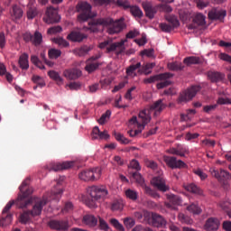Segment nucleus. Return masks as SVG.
I'll use <instances>...</instances> for the list:
<instances>
[{
    "label": "nucleus",
    "instance_id": "9",
    "mask_svg": "<svg viewBox=\"0 0 231 231\" xmlns=\"http://www.w3.org/2000/svg\"><path fill=\"white\" fill-rule=\"evenodd\" d=\"M200 86L195 85L182 91L179 97V103L181 104L183 102H189L192 100V98L198 95V91H200Z\"/></svg>",
    "mask_w": 231,
    "mask_h": 231
},
{
    "label": "nucleus",
    "instance_id": "60",
    "mask_svg": "<svg viewBox=\"0 0 231 231\" xmlns=\"http://www.w3.org/2000/svg\"><path fill=\"white\" fill-rule=\"evenodd\" d=\"M124 225L126 226V228H133V226L136 225V221H134V218L126 217L124 219Z\"/></svg>",
    "mask_w": 231,
    "mask_h": 231
},
{
    "label": "nucleus",
    "instance_id": "39",
    "mask_svg": "<svg viewBox=\"0 0 231 231\" xmlns=\"http://www.w3.org/2000/svg\"><path fill=\"white\" fill-rule=\"evenodd\" d=\"M183 68H185V66H183V63L181 62L174 61L168 63V69L171 71H181Z\"/></svg>",
    "mask_w": 231,
    "mask_h": 231
},
{
    "label": "nucleus",
    "instance_id": "27",
    "mask_svg": "<svg viewBox=\"0 0 231 231\" xmlns=\"http://www.w3.org/2000/svg\"><path fill=\"white\" fill-rule=\"evenodd\" d=\"M68 41H71L72 42H82L85 39H88V34L82 33L80 32H71L67 36Z\"/></svg>",
    "mask_w": 231,
    "mask_h": 231
},
{
    "label": "nucleus",
    "instance_id": "15",
    "mask_svg": "<svg viewBox=\"0 0 231 231\" xmlns=\"http://www.w3.org/2000/svg\"><path fill=\"white\" fill-rule=\"evenodd\" d=\"M208 17L210 21H225L226 10L213 8L208 12Z\"/></svg>",
    "mask_w": 231,
    "mask_h": 231
},
{
    "label": "nucleus",
    "instance_id": "8",
    "mask_svg": "<svg viewBox=\"0 0 231 231\" xmlns=\"http://www.w3.org/2000/svg\"><path fill=\"white\" fill-rule=\"evenodd\" d=\"M15 201H9L2 211V217L0 219V226H8L12 225V221H14V216L8 212H10V208L14 206Z\"/></svg>",
    "mask_w": 231,
    "mask_h": 231
},
{
    "label": "nucleus",
    "instance_id": "12",
    "mask_svg": "<svg viewBox=\"0 0 231 231\" xmlns=\"http://www.w3.org/2000/svg\"><path fill=\"white\" fill-rule=\"evenodd\" d=\"M125 42H127V39L110 43L106 47V53H116V55H121V53H124L125 51Z\"/></svg>",
    "mask_w": 231,
    "mask_h": 231
},
{
    "label": "nucleus",
    "instance_id": "22",
    "mask_svg": "<svg viewBox=\"0 0 231 231\" xmlns=\"http://www.w3.org/2000/svg\"><path fill=\"white\" fill-rule=\"evenodd\" d=\"M168 154H175L176 156H180L184 158L185 154L189 152V149L182 144H177V147H171L166 151Z\"/></svg>",
    "mask_w": 231,
    "mask_h": 231
},
{
    "label": "nucleus",
    "instance_id": "34",
    "mask_svg": "<svg viewBox=\"0 0 231 231\" xmlns=\"http://www.w3.org/2000/svg\"><path fill=\"white\" fill-rule=\"evenodd\" d=\"M184 189L185 190H187L188 192H191L192 194H197L198 196H203V190L194 183L184 185Z\"/></svg>",
    "mask_w": 231,
    "mask_h": 231
},
{
    "label": "nucleus",
    "instance_id": "5",
    "mask_svg": "<svg viewBox=\"0 0 231 231\" xmlns=\"http://www.w3.org/2000/svg\"><path fill=\"white\" fill-rule=\"evenodd\" d=\"M30 181V177H28L22 182L21 186L19 187L21 194L19 195L18 199L16 200L19 208H26V207H28V205L32 203V199H29L23 204V201L26 199V198L33 194V188L29 186Z\"/></svg>",
    "mask_w": 231,
    "mask_h": 231
},
{
    "label": "nucleus",
    "instance_id": "2",
    "mask_svg": "<svg viewBox=\"0 0 231 231\" xmlns=\"http://www.w3.org/2000/svg\"><path fill=\"white\" fill-rule=\"evenodd\" d=\"M62 194H64V189L60 188V183H57V186L53 188L51 192H48L43 195L41 200H38L32 208L31 211L32 216H41L42 213V208L45 205L50 204V208L51 210L55 209V205L60 201V198H62Z\"/></svg>",
    "mask_w": 231,
    "mask_h": 231
},
{
    "label": "nucleus",
    "instance_id": "4",
    "mask_svg": "<svg viewBox=\"0 0 231 231\" xmlns=\"http://www.w3.org/2000/svg\"><path fill=\"white\" fill-rule=\"evenodd\" d=\"M152 117L149 115V110H142L139 113V116H133L129 122L130 124H133L134 125H136L137 130H130L128 131L129 136L131 138H134V136H138V134H141L142 131L145 129V125L151 122Z\"/></svg>",
    "mask_w": 231,
    "mask_h": 231
},
{
    "label": "nucleus",
    "instance_id": "62",
    "mask_svg": "<svg viewBox=\"0 0 231 231\" xmlns=\"http://www.w3.org/2000/svg\"><path fill=\"white\" fill-rule=\"evenodd\" d=\"M134 43L138 44V46H145L147 44V36L145 34H142L141 38L134 40Z\"/></svg>",
    "mask_w": 231,
    "mask_h": 231
},
{
    "label": "nucleus",
    "instance_id": "10",
    "mask_svg": "<svg viewBox=\"0 0 231 231\" xmlns=\"http://www.w3.org/2000/svg\"><path fill=\"white\" fill-rule=\"evenodd\" d=\"M46 24H55V23L60 22V15L59 14V9L54 7H48L43 17Z\"/></svg>",
    "mask_w": 231,
    "mask_h": 231
},
{
    "label": "nucleus",
    "instance_id": "61",
    "mask_svg": "<svg viewBox=\"0 0 231 231\" xmlns=\"http://www.w3.org/2000/svg\"><path fill=\"white\" fill-rule=\"evenodd\" d=\"M60 32H62V27L58 25V26L49 28L47 31V33L49 35H55L57 33H60Z\"/></svg>",
    "mask_w": 231,
    "mask_h": 231
},
{
    "label": "nucleus",
    "instance_id": "53",
    "mask_svg": "<svg viewBox=\"0 0 231 231\" xmlns=\"http://www.w3.org/2000/svg\"><path fill=\"white\" fill-rule=\"evenodd\" d=\"M50 59H59L62 55V51L58 49H51L48 52Z\"/></svg>",
    "mask_w": 231,
    "mask_h": 231
},
{
    "label": "nucleus",
    "instance_id": "6",
    "mask_svg": "<svg viewBox=\"0 0 231 231\" xmlns=\"http://www.w3.org/2000/svg\"><path fill=\"white\" fill-rule=\"evenodd\" d=\"M91 5L88 2H80L78 4L77 10L79 14L78 21L79 23H86L88 19L97 17V14L91 13Z\"/></svg>",
    "mask_w": 231,
    "mask_h": 231
},
{
    "label": "nucleus",
    "instance_id": "48",
    "mask_svg": "<svg viewBox=\"0 0 231 231\" xmlns=\"http://www.w3.org/2000/svg\"><path fill=\"white\" fill-rule=\"evenodd\" d=\"M134 92L136 93V87H131L125 94V98L131 102L134 98Z\"/></svg>",
    "mask_w": 231,
    "mask_h": 231
},
{
    "label": "nucleus",
    "instance_id": "63",
    "mask_svg": "<svg viewBox=\"0 0 231 231\" xmlns=\"http://www.w3.org/2000/svg\"><path fill=\"white\" fill-rule=\"evenodd\" d=\"M129 169H134V171H142V167L140 166V162L135 159L132 160L128 165Z\"/></svg>",
    "mask_w": 231,
    "mask_h": 231
},
{
    "label": "nucleus",
    "instance_id": "13",
    "mask_svg": "<svg viewBox=\"0 0 231 231\" xmlns=\"http://www.w3.org/2000/svg\"><path fill=\"white\" fill-rule=\"evenodd\" d=\"M207 24V16L201 13H196L193 16V23L188 25L189 30H196L198 26H205Z\"/></svg>",
    "mask_w": 231,
    "mask_h": 231
},
{
    "label": "nucleus",
    "instance_id": "20",
    "mask_svg": "<svg viewBox=\"0 0 231 231\" xmlns=\"http://www.w3.org/2000/svg\"><path fill=\"white\" fill-rule=\"evenodd\" d=\"M209 172L214 176V178L218 180V181H225V180H228L230 178V173L223 169L217 171L216 168H210Z\"/></svg>",
    "mask_w": 231,
    "mask_h": 231
},
{
    "label": "nucleus",
    "instance_id": "54",
    "mask_svg": "<svg viewBox=\"0 0 231 231\" xmlns=\"http://www.w3.org/2000/svg\"><path fill=\"white\" fill-rule=\"evenodd\" d=\"M99 83L101 85L102 89H107L109 86L113 83V79L111 78H105L104 79H100Z\"/></svg>",
    "mask_w": 231,
    "mask_h": 231
},
{
    "label": "nucleus",
    "instance_id": "41",
    "mask_svg": "<svg viewBox=\"0 0 231 231\" xmlns=\"http://www.w3.org/2000/svg\"><path fill=\"white\" fill-rule=\"evenodd\" d=\"M28 11H27V18L28 19H35V17H37V14H39V12H37V7L32 6L31 3H29L28 5Z\"/></svg>",
    "mask_w": 231,
    "mask_h": 231
},
{
    "label": "nucleus",
    "instance_id": "44",
    "mask_svg": "<svg viewBox=\"0 0 231 231\" xmlns=\"http://www.w3.org/2000/svg\"><path fill=\"white\" fill-rule=\"evenodd\" d=\"M126 198L132 201H136L138 199V191L134 189H128L125 192Z\"/></svg>",
    "mask_w": 231,
    "mask_h": 231
},
{
    "label": "nucleus",
    "instance_id": "16",
    "mask_svg": "<svg viewBox=\"0 0 231 231\" xmlns=\"http://www.w3.org/2000/svg\"><path fill=\"white\" fill-rule=\"evenodd\" d=\"M164 162L171 169H183L187 164L181 161L176 159V157L165 156Z\"/></svg>",
    "mask_w": 231,
    "mask_h": 231
},
{
    "label": "nucleus",
    "instance_id": "11",
    "mask_svg": "<svg viewBox=\"0 0 231 231\" xmlns=\"http://www.w3.org/2000/svg\"><path fill=\"white\" fill-rule=\"evenodd\" d=\"M75 165V162H50L47 164V169L51 172L53 171L54 172H59V171H66L67 169H71Z\"/></svg>",
    "mask_w": 231,
    "mask_h": 231
},
{
    "label": "nucleus",
    "instance_id": "51",
    "mask_svg": "<svg viewBox=\"0 0 231 231\" xmlns=\"http://www.w3.org/2000/svg\"><path fill=\"white\" fill-rule=\"evenodd\" d=\"M154 66H156V63L154 62L146 63L145 65H143V73H144V75L151 74L152 71V68H154Z\"/></svg>",
    "mask_w": 231,
    "mask_h": 231
},
{
    "label": "nucleus",
    "instance_id": "25",
    "mask_svg": "<svg viewBox=\"0 0 231 231\" xmlns=\"http://www.w3.org/2000/svg\"><path fill=\"white\" fill-rule=\"evenodd\" d=\"M219 219L216 217H210L206 221V224L204 225V229L206 231H216L219 229Z\"/></svg>",
    "mask_w": 231,
    "mask_h": 231
},
{
    "label": "nucleus",
    "instance_id": "42",
    "mask_svg": "<svg viewBox=\"0 0 231 231\" xmlns=\"http://www.w3.org/2000/svg\"><path fill=\"white\" fill-rule=\"evenodd\" d=\"M48 75L50 79H51L52 80H55V82H58V84H62L63 79H62V77H60V74H59V72L55 70H50L48 72Z\"/></svg>",
    "mask_w": 231,
    "mask_h": 231
},
{
    "label": "nucleus",
    "instance_id": "26",
    "mask_svg": "<svg viewBox=\"0 0 231 231\" xmlns=\"http://www.w3.org/2000/svg\"><path fill=\"white\" fill-rule=\"evenodd\" d=\"M63 75L69 80H77L79 77L82 76V71L79 69H69L64 70Z\"/></svg>",
    "mask_w": 231,
    "mask_h": 231
},
{
    "label": "nucleus",
    "instance_id": "52",
    "mask_svg": "<svg viewBox=\"0 0 231 231\" xmlns=\"http://www.w3.org/2000/svg\"><path fill=\"white\" fill-rule=\"evenodd\" d=\"M13 16L14 19H21L23 17V9L19 7L18 5L13 6Z\"/></svg>",
    "mask_w": 231,
    "mask_h": 231
},
{
    "label": "nucleus",
    "instance_id": "43",
    "mask_svg": "<svg viewBox=\"0 0 231 231\" xmlns=\"http://www.w3.org/2000/svg\"><path fill=\"white\" fill-rule=\"evenodd\" d=\"M52 42L58 44L60 48H68V46H69V42L62 37L53 38Z\"/></svg>",
    "mask_w": 231,
    "mask_h": 231
},
{
    "label": "nucleus",
    "instance_id": "21",
    "mask_svg": "<svg viewBox=\"0 0 231 231\" xmlns=\"http://www.w3.org/2000/svg\"><path fill=\"white\" fill-rule=\"evenodd\" d=\"M98 59H100V56H93L87 60L85 69L88 73H93V71H97V69H98V67L100 66V63L97 61Z\"/></svg>",
    "mask_w": 231,
    "mask_h": 231
},
{
    "label": "nucleus",
    "instance_id": "57",
    "mask_svg": "<svg viewBox=\"0 0 231 231\" xmlns=\"http://www.w3.org/2000/svg\"><path fill=\"white\" fill-rule=\"evenodd\" d=\"M110 223L116 227L118 231H125L124 226L116 218H111Z\"/></svg>",
    "mask_w": 231,
    "mask_h": 231
},
{
    "label": "nucleus",
    "instance_id": "23",
    "mask_svg": "<svg viewBox=\"0 0 231 231\" xmlns=\"http://www.w3.org/2000/svg\"><path fill=\"white\" fill-rule=\"evenodd\" d=\"M92 140H109V134L106 130L100 132L98 126H95L91 133Z\"/></svg>",
    "mask_w": 231,
    "mask_h": 231
},
{
    "label": "nucleus",
    "instance_id": "1",
    "mask_svg": "<svg viewBox=\"0 0 231 231\" xmlns=\"http://www.w3.org/2000/svg\"><path fill=\"white\" fill-rule=\"evenodd\" d=\"M100 26L106 28L108 35H118L127 28L124 18L115 20L111 17H103L89 22L88 27H83V30L85 32L88 31L90 33H97V32H99Z\"/></svg>",
    "mask_w": 231,
    "mask_h": 231
},
{
    "label": "nucleus",
    "instance_id": "40",
    "mask_svg": "<svg viewBox=\"0 0 231 231\" xmlns=\"http://www.w3.org/2000/svg\"><path fill=\"white\" fill-rule=\"evenodd\" d=\"M165 19L168 23H170V24H171V27L178 28L180 26V21L175 15L168 14L165 16Z\"/></svg>",
    "mask_w": 231,
    "mask_h": 231
},
{
    "label": "nucleus",
    "instance_id": "28",
    "mask_svg": "<svg viewBox=\"0 0 231 231\" xmlns=\"http://www.w3.org/2000/svg\"><path fill=\"white\" fill-rule=\"evenodd\" d=\"M82 223L89 228H95V226L98 225V219L93 215H85L83 217Z\"/></svg>",
    "mask_w": 231,
    "mask_h": 231
},
{
    "label": "nucleus",
    "instance_id": "55",
    "mask_svg": "<svg viewBox=\"0 0 231 231\" xmlns=\"http://www.w3.org/2000/svg\"><path fill=\"white\" fill-rule=\"evenodd\" d=\"M130 12L134 17H143V13L142 12V9L138 6H133L130 8Z\"/></svg>",
    "mask_w": 231,
    "mask_h": 231
},
{
    "label": "nucleus",
    "instance_id": "56",
    "mask_svg": "<svg viewBox=\"0 0 231 231\" xmlns=\"http://www.w3.org/2000/svg\"><path fill=\"white\" fill-rule=\"evenodd\" d=\"M124 208V204L120 200H115L111 205V210L116 212V210H122Z\"/></svg>",
    "mask_w": 231,
    "mask_h": 231
},
{
    "label": "nucleus",
    "instance_id": "7",
    "mask_svg": "<svg viewBox=\"0 0 231 231\" xmlns=\"http://www.w3.org/2000/svg\"><path fill=\"white\" fill-rule=\"evenodd\" d=\"M102 177V168H93L91 170H83L79 174L81 181H98Z\"/></svg>",
    "mask_w": 231,
    "mask_h": 231
},
{
    "label": "nucleus",
    "instance_id": "50",
    "mask_svg": "<svg viewBox=\"0 0 231 231\" xmlns=\"http://www.w3.org/2000/svg\"><path fill=\"white\" fill-rule=\"evenodd\" d=\"M75 208L73 202L68 201L65 203L64 208L61 209L62 214H69Z\"/></svg>",
    "mask_w": 231,
    "mask_h": 231
},
{
    "label": "nucleus",
    "instance_id": "37",
    "mask_svg": "<svg viewBox=\"0 0 231 231\" xmlns=\"http://www.w3.org/2000/svg\"><path fill=\"white\" fill-rule=\"evenodd\" d=\"M91 51V49L88 46H83L81 48H77L73 51L74 55H78L79 57H84L88 55Z\"/></svg>",
    "mask_w": 231,
    "mask_h": 231
},
{
    "label": "nucleus",
    "instance_id": "46",
    "mask_svg": "<svg viewBox=\"0 0 231 231\" xmlns=\"http://www.w3.org/2000/svg\"><path fill=\"white\" fill-rule=\"evenodd\" d=\"M187 210H189V212H190L191 214H193L194 216H199V214L201 213V208H199V206H198V204H191L187 208Z\"/></svg>",
    "mask_w": 231,
    "mask_h": 231
},
{
    "label": "nucleus",
    "instance_id": "64",
    "mask_svg": "<svg viewBox=\"0 0 231 231\" xmlns=\"http://www.w3.org/2000/svg\"><path fill=\"white\" fill-rule=\"evenodd\" d=\"M138 35H140V31L134 29L126 33V39H134L135 37H138Z\"/></svg>",
    "mask_w": 231,
    "mask_h": 231
},
{
    "label": "nucleus",
    "instance_id": "19",
    "mask_svg": "<svg viewBox=\"0 0 231 231\" xmlns=\"http://www.w3.org/2000/svg\"><path fill=\"white\" fill-rule=\"evenodd\" d=\"M49 226L52 230L65 231L69 228V222L68 220H51Z\"/></svg>",
    "mask_w": 231,
    "mask_h": 231
},
{
    "label": "nucleus",
    "instance_id": "18",
    "mask_svg": "<svg viewBox=\"0 0 231 231\" xmlns=\"http://www.w3.org/2000/svg\"><path fill=\"white\" fill-rule=\"evenodd\" d=\"M152 187L158 189L161 192H167L169 190V186L165 182V179L162 176L153 177L151 180Z\"/></svg>",
    "mask_w": 231,
    "mask_h": 231
},
{
    "label": "nucleus",
    "instance_id": "32",
    "mask_svg": "<svg viewBox=\"0 0 231 231\" xmlns=\"http://www.w3.org/2000/svg\"><path fill=\"white\" fill-rule=\"evenodd\" d=\"M142 5L146 16L149 17V19H153L156 12L154 11V7H152V4H151V2H143Z\"/></svg>",
    "mask_w": 231,
    "mask_h": 231
},
{
    "label": "nucleus",
    "instance_id": "14",
    "mask_svg": "<svg viewBox=\"0 0 231 231\" xmlns=\"http://www.w3.org/2000/svg\"><path fill=\"white\" fill-rule=\"evenodd\" d=\"M167 199L170 202H165V207L167 208H171V210H177L178 208L174 205H183V199H180V196L174 195L172 193L167 194L166 195Z\"/></svg>",
    "mask_w": 231,
    "mask_h": 231
},
{
    "label": "nucleus",
    "instance_id": "33",
    "mask_svg": "<svg viewBox=\"0 0 231 231\" xmlns=\"http://www.w3.org/2000/svg\"><path fill=\"white\" fill-rule=\"evenodd\" d=\"M142 68V62H137L136 64H132L128 68H126V75L127 77H131L134 79L136 77V69H140Z\"/></svg>",
    "mask_w": 231,
    "mask_h": 231
},
{
    "label": "nucleus",
    "instance_id": "38",
    "mask_svg": "<svg viewBox=\"0 0 231 231\" xmlns=\"http://www.w3.org/2000/svg\"><path fill=\"white\" fill-rule=\"evenodd\" d=\"M31 42L34 46H41V44L42 43V33H41L39 31H35Z\"/></svg>",
    "mask_w": 231,
    "mask_h": 231
},
{
    "label": "nucleus",
    "instance_id": "3",
    "mask_svg": "<svg viewBox=\"0 0 231 231\" xmlns=\"http://www.w3.org/2000/svg\"><path fill=\"white\" fill-rule=\"evenodd\" d=\"M87 194L91 198L86 201L88 208H97V201H104L109 196V190L105 185H92L87 188Z\"/></svg>",
    "mask_w": 231,
    "mask_h": 231
},
{
    "label": "nucleus",
    "instance_id": "59",
    "mask_svg": "<svg viewBox=\"0 0 231 231\" xmlns=\"http://www.w3.org/2000/svg\"><path fill=\"white\" fill-rule=\"evenodd\" d=\"M30 211H25L20 216V223L26 225L30 221Z\"/></svg>",
    "mask_w": 231,
    "mask_h": 231
},
{
    "label": "nucleus",
    "instance_id": "31",
    "mask_svg": "<svg viewBox=\"0 0 231 231\" xmlns=\"http://www.w3.org/2000/svg\"><path fill=\"white\" fill-rule=\"evenodd\" d=\"M171 73H162L155 76H152L144 80L146 84H152V82H156V80H165V79H171Z\"/></svg>",
    "mask_w": 231,
    "mask_h": 231
},
{
    "label": "nucleus",
    "instance_id": "49",
    "mask_svg": "<svg viewBox=\"0 0 231 231\" xmlns=\"http://www.w3.org/2000/svg\"><path fill=\"white\" fill-rule=\"evenodd\" d=\"M144 192L148 194V196H151L152 198H154L155 199H160V194L158 192L154 191V189H151L149 186H144L143 188Z\"/></svg>",
    "mask_w": 231,
    "mask_h": 231
},
{
    "label": "nucleus",
    "instance_id": "17",
    "mask_svg": "<svg viewBox=\"0 0 231 231\" xmlns=\"http://www.w3.org/2000/svg\"><path fill=\"white\" fill-rule=\"evenodd\" d=\"M165 107H167V105L163 103V99H159L155 101L152 105H151L149 108H144L143 111H149L150 117L151 112L154 111V116H158L160 113H162V111L165 109Z\"/></svg>",
    "mask_w": 231,
    "mask_h": 231
},
{
    "label": "nucleus",
    "instance_id": "24",
    "mask_svg": "<svg viewBox=\"0 0 231 231\" xmlns=\"http://www.w3.org/2000/svg\"><path fill=\"white\" fill-rule=\"evenodd\" d=\"M152 226H156L157 228H162L163 226H167V220L163 218L159 214L152 213V221H151Z\"/></svg>",
    "mask_w": 231,
    "mask_h": 231
},
{
    "label": "nucleus",
    "instance_id": "47",
    "mask_svg": "<svg viewBox=\"0 0 231 231\" xmlns=\"http://www.w3.org/2000/svg\"><path fill=\"white\" fill-rule=\"evenodd\" d=\"M111 118V110H106L97 120L99 125H104Z\"/></svg>",
    "mask_w": 231,
    "mask_h": 231
},
{
    "label": "nucleus",
    "instance_id": "58",
    "mask_svg": "<svg viewBox=\"0 0 231 231\" xmlns=\"http://www.w3.org/2000/svg\"><path fill=\"white\" fill-rule=\"evenodd\" d=\"M178 217L180 223H185L186 225H192L191 218L189 217L185 216V214L180 213Z\"/></svg>",
    "mask_w": 231,
    "mask_h": 231
},
{
    "label": "nucleus",
    "instance_id": "29",
    "mask_svg": "<svg viewBox=\"0 0 231 231\" xmlns=\"http://www.w3.org/2000/svg\"><path fill=\"white\" fill-rule=\"evenodd\" d=\"M208 79L211 82H221V80H225V73L210 70L208 72Z\"/></svg>",
    "mask_w": 231,
    "mask_h": 231
},
{
    "label": "nucleus",
    "instance_id": "36",
    "mask_svg": "<svg viewBox=\"0 0 231 231\" xmlns=\"http://www.w3.org/2000/svg\"><path fill=\"white\" fill-rule=\"evenodd\" d=\"M114 136L116 140V142H119V143H122L123 145H128V143H131V140L126 138L123 134L121 133H114Z\"/></svg>",
    "mask_w": 231,
    "mask_h": 231
},
{
    "label": "nucleus",
    "instance_id": "35",
    "mask_svg": "<svg viewBox=\"0 0 231 231\" xmlns=\"http://www.w3.org/2000/svg\"><path fill=\"white\" fill-rule=\"evenodd\" d=\"M132 180H134V181H136L138 185H141L143 189H145V187H147V185H145V180L143 179L142 174H140V172H137V171L134 172L132 174Z\"/></svg>",
    "mask_w": 231,
    "mask_h": 231
},
{
    "label": "nucleus",
    "instance_id": "30",
    "mask_svg": "<svg viewBox=\"0 0 231 231\" xmlns=\"http://www.w3.org/2000/svg\"><path fill=\"white\" fill-rule=\"evenodd\" d=\"M30 56L28 55V53L23 52L18 60V64L19 67L21 68V69H29L30 68Z\"/></svg>",
    "mask_w": 231,
    "mask_h": 231
},
{
    "label": "nucleus",
    "instance_id": "45",
    "mask_svg": "<svg viewBox=\"0 0 231 231\" xmlns=\"http://www.w3.org/2000/svg\"><path fill=\"white\" fill-rule=\"evenodd\" d=\"M183 62L184 64H187V66H190L191 64H199L200 59L197 56H189L185 58Z\"/></svg>",
    "mask_w": 231,
    "mask_h": 231
}]
</instances>
